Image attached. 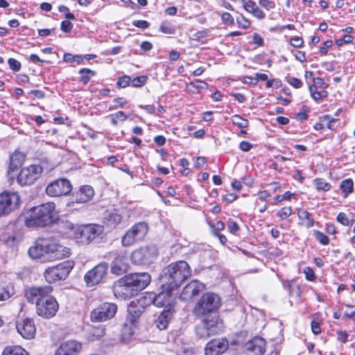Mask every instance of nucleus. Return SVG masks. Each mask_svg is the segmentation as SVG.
<instances>
[{
	"instance_id": "56",
	"label": "nucleus",
	"mask_w": 355,
	"mask_h": 355,
	"mask_svg": "<svg viewBox=\"0 0 355 355\" xmlns=\"http://www.w3.org/2000/svg\"><path fill=\"white\" fill-rule=\"evenodd\" d=\"M337 220L343 225H349V219L347 215L343 212H340L338 214V215L337 216Z\"/></svg>"
},
{
	"instance_id": "47",
	"label": "nucleus",
	"mask_w": 355,
	"mask_h": 355,
	"mask_svg": "<svg viewBox=\"0 0 355 355\" xmlns=\"http://www.w3.org/2000/svg\"><path fill=\"white\" fill-rule=\"evenodd\" d=\"M292 214V209L290 207H285L282 208L278 214L277 216L282 220L287 218Z\"/></svg>"
},
{
	"instance_id": "49",
	"label": "nucleus",
	"mask_w": 355,
	"mask_h": 355,
	"mask_svg": "<svg viewBox=\"0 0 355 355\" xmlns=\"http://www.w3.org/2000/svg\"><path fill=\"white\" fill-rule=\"evenodd\" d=\"M237 23L239 27H241L244 29H246L250 27V21L247 18H245L244 16L241 15L240 17H238Z\"/></svg>"
},
{
	"instance_id": "15",
	"label": "nucleus",
	"mask_w": 355,
	"mask_h": 355,
	"mask_svg": "<svg viewBox=\"0 0 355 355\" xmlns=\"http://www.w3.org/2000/svg\"><path fill=\"white\" fill-rule=\"evenodd\" d=\"M107 268L106 263H101L89 270L84 277L87 286H93L99 284L106 275Z\"/></svg>"
},
{
	"instance_id": "59",
	"label": "nucleus",
	"mask_w": 355,
	"mask_h": 355,
	"mask_svg": "<svg viewBox=\"0 0 355 355\" xmlns=\"http://www.w3.org/2000/svg\"><path fill=\"white\" fill-rule=\"evenodd\" d=\"M304 273L305 274L306 278L309 281H313L315 279V273L314 271L309 267H306L304 268Z\"/></svg>"
},
{
	"instance_id": "46",
	"label": "nucleus",
	"mask_w": 355,
	"mask_h": 355,
	"mask_svg": "<svg viewBox=\"0 0 355 355\" xmlns=\"http://www.w3.org/2000/svg\"><path fill=\"white\" fill-rule=\"evenodd\" d=\"M105 334V330L103 327H99L93 329L92 332V340H98Z\"/></svg>"
},
{
	"instance_id": "20",
	"label": "nucleus",
	"mask_w": 355,
	"mask_h": 355,
	"mask_svg": "<svg viewBox=\"0 0 355 355\" xmlns=\"http://www.w3.org/2000/svg\"><path fill=\"white\" fill-rule=\"evenodd\" d=\"M126 279L123 277L117 281L113 287V292L116 297L121 300H127L137 295L129 284H126Z\"/></svg>"
},
{
	"instance_id": "63",
	"label": "nucleus",
	"mask_w": 355,
	"mask_h": 355,
	"mask_svg": "<svg viewBox=\"0 0 355 355\" xmlns=\"http://www.w3.org/2000/svg\"><path fill=\"white\" fill-rule=\"evenodd\" d=\"M311 330L313 333L315 335H318L320 333L321 329L320 325L318 322L312 321L311 322Z\"/></svg>"
},
{
	"instance_id": "51",
	"label": "nucleus",
	"mask_w": 355,
	"mask_h": 355,
	"mask_svg": "<svg viewBox=\"0 0 355 355\" xmlns=\"http://www.w3.org/2000/svg\"><path fill=\"white\" fill-rule=\"evenodd\" d=\"M130 81L131 79L130 76H123L119 79L117 82V85L120 87L125 88L130 84Z\"/></svg>"
},
{
	"instance_id": "14",
	"label": "nucleus",
	"mask_w": 355,
	"mask_h": 355,
	"mask_svg": "<svg viewBox=\"0 0 355 355\" xmlns=\"http://www.w3.org/2000/svg\"><path fill=\"white\" fill-rule=\"evenodd\" d=\"M143 304H144V297H141L138 300L137 303L132 302L128 308V314L124 324V329H128L130 331V334H132V328L135 326L137 320L143 312Z\"/></svg>"
},
{
	"instance_id": "9",
	"label": "nucleus",
	"mask_w": 355,
	"mask_h": 355,
	"mask_svg": "<svg viewBox=\"0 0 355 355\" xmlns=\"http://www.w3.org/2000/svg\"><path fill=\"white\" fill-rule=\"evenodd\" d=\"M21 202L19 195L16 192L3 191L0 193V217L9 215L18 209Z\"/></svg>"
},
{
	"instance_id": "19",
	"label": "nucleus",
	"mask_w": 355,
	"mask_h": 355,
	"mask_svg": "<svg viewBox=\"0 0 355 355\" xmlns=\"http://www.w3.org/2000/svg\"><path fill=\"white\" fill-rule=\"evenodd\" d=\"M205 288V284L198 280L194 279L187 284L183 288L180 299L184 302L192 300Z\"/></svg>"
},
{
	"instance_id": "42",
	"label": "nucleus",
	"mask_w": 355,
	"mask_h": 355,
	"mask_svg": "<svg viewBox=\"0 0 355 355\" xmlns=\"http://www.w3.org/2000/svg\"><path fill=\"white\" fill-rule=\"evenodd\" d=\"M122 216L121 214L117 212H112L108 215V222L114 225H117L121 223Z\"/></svg>"
},
{
	"instance_id": "48",
	"label": "nucleus",
	"mask_w": 355,
	"mask_h": 355,
	"mask_svg": "<svg viewBox=\"0 0 355 355\" xmlns=\"http://www.w3.org/2000/svg\"><path fill=\"white\" fill-rule=\"evenodd\" d=\"M286 81L293 87L297 89L300 88L302 86V80L295 77L288 76L286 77Z\"/></svg>"
},
{
	"instance_id": "30",
	"label": "nucleus",
	"mask_w": 355,
	"mask_h": 355,
	"mask_svg": "<svg viewBox=\"0 0 355 355\" xmlns=\"http://www.w3.org/2000/svg\"><path fill=\"white\" fill-rule=\"evenodd\" d=\"M15 293V287L11 282H0V301H6L10 299Z\"/></svg>"
},
{
	"instance_id": "5",
	"label": "nucleus",
	"mask_w": 355,
	"mask_h": 355,
	"mask_svg": "<svg viewBox=\"0 0 355 355\" xmlns=\"http://www.w3.org/2000/svg\"><path fill=\"white\" fill-rule=\"evenodd\" d=\"M148 232V225L146 222H139L127 230L121 239V244L129 247L144 239Z\"/></svg>"
},
{
	"instance_id": "32",
	"label": "nucleus",
	"mask_w": 355,
	"mask_h": 355,
	"mask_svg": "<svg viewBox=\"0 0 355 355\" xmlns=\"http://www.w3.org/2000/svg\"><path fill=\"white\" fill-rule=\"evenodd\" d=\"M297 216L301 223L307 228H310L314 225V220L311 214L305 209H300L297 211Z\"/></svg>"
},
{
	"instance_id": "10",
	"label": "nucleus",
	"mask_w": 355,
	"mask_h": 355,
	"mask_svg": "<svg viewBox=\"0 0 355 355\" xmlns=\"http://www.w3.org/2000/svg\"><path fill=\"white\" fill-rule=\"evenodd\" d=\"M72 268L73 265L69 261H65L56 266L47 268L44 273V276L47 282L53 283L65 279Z\"/></svg>"
},
{
	"instance_id": "3",
	"label": "nucleus",
	"mask_w": 355,
	"mask_h": 355,
	"mask_svg": "<svg viewBox=\"0 0 355 355\" xmlns=\"http://www.w3.org/2000/svg\"><path fill=\"white\" fill-rule=\"evenodd\" d=\"M55 206L53 202H46L31 208L25 218L28 227H45L55 220Z\"/></svg>"
},
{
	"instance_id": "41",
	"label": "nucleus",
	"mask_w": 355,
	"mask_h": 355,
	"mask_svg": "<svg viewBox=\"0 0 355 355\" xmlns=\"http://www.w3.org/2000/svg\"><path fill=\"white\" fill-rule=\"evenodd\" d=\"M231 119L234 125L241 128L248 127L249 123L247 119H244L237 114L232 116Z\"/></svg>"
},
{
	"instance_id": "45",
	"label": "nucleus",
	"mask_w": 355,
	"mask_h": 355,
	"mask_svg": "<svg viewBox=\"0 0 355 355\" xmlns=\"http://www.w3.org/2000/svg\"><path fill=\"white\" fill-rule=\"evenodd\" d=\"M146 80H147V76H141L135 78L131 81V84H132V87H140L146 84Z\"/></svg>"
},
{
	"instance_id": "13",
	"label": "nucleus",
	"mask_w": 355,
	"mask_h": 355,
	"mask_svg": "<svg viewBox=\"0 0 355 355\" xmlns=\"http://www.w3.org/2000/svg\"><path fill=\"white\" fill-rule=\"evenodd\" d=\"M72 190V185L66 178H60L49 184L46 188V194L51 197L67 195Z\"/></svg>"
},
{
	"instance_id": "53",
	"label": "nucleus",
	"mask_w": 355,
	"mask_h": 355,
	"mask_svg": "<svg viewBox=\"0 0 355 355\" xmlns=\"http://www.w3.org/2000/svg\"><path fill=\"white\" fill-rule=\"evenodd\" d=\"M259 3L261 7L266 8L268 10L275 7V2L269 0H259Z\"/></svg>"
},
{
	"instance_id": "40",
	"label": "nucleus",
	"mask_w": 355,
	"mask_h": 355,
	"mask_svg": "<svg viewBox=\"0 0 355 355\" xmlns=\"http://www.w3.org/2000/svg\"><path fill=\"white\" fill-rule=\"evenodd\" d=\"M317 190L327 191L331 189V184L322 178H316L313 180Z\"/></svg>"
},
{
	"instance_id": "17",
	"label": "nucleus",
	"mask_w": 355,
	"mask_h": 355,
	"mask_svg": "<svg viewBox=\"0 0 355 355\" xmlns=\"http://www.w3.org/2000/svg\"><path fill=\"white\" fill-rule=\"evenodd\" d=\"M163 288L164 291L157 295L153 293L146 294V295L144 297V302L153 303L157 307L165 306L166 309L171 307L170 302L171 298V291L172 290L166 289V287H163Z\"/></svg>"
},
{
	"instance_id": "27",
	"label": "nucleus",
	"mask_w": 355,
	"mask_h": 355,
	"mask_svg": "<svg viewBox=\"0 0 355 355\" xmlns=\"http://www.w3.org/2000/svg\"><path fill=\"white\" fill-rule=\"evenodd\" d=\"M173 313V310L171 307L165 309L159 315L157 319L155 320V324L159 330L166 329L169 322L171 321Z\"/></svg>"
},
{
	"instance_id": "33",
	"label": "nucleus",
	"mask_w": 355,
	"mask_h": 355,
	"mask_svg": "<svg viewBox=\"0 0 355 355\" xmlns=\"http://www.w3.org/2000/svg\"><path fill=\"white\" fill-rule=\"evenodd\" d=\"M208 86L207 83L200 80L196 79L193 82L187 83L186 85V89L187 92L191 93H198L201 89L207 88Z\"/></svg>"
},
{
	"instance_id": "50",
	"label": "nucleus",
	"mask_w": 355,
	"mask_h": 355,
	"mask_svg": "<svg viewBox=\"0 0 355 355\" xmlns=\"http://www.w3.org/2000/svg\"><path fill=\"white\" fill-rule=\"evenodd\" d=\"M222 21L225 24L234 25V19L232 15L229 12H224L221 16Z\"/></svg>"
},
{
	"instance_id": "12",
	"label": "nucleus",
	"mask_w": 355,
	"mask_h": 355,
	"mask_svg": "<svg viewBox=\"0 0 355 355\" xmlns=\"http://www.w3.org/2000/svg\"><path fill=\"white\" fill-rule=\"evenodd\" d=\"M117 311V306L114 303L103 302L99 304L90 313V318L93 322H103L112 318Z\"/></svg>"
},
{
	"instance_id": "24",
	"label": "nucleus",
	"mask_w": 355,
	"mask_h": 355,
	"mask_svg": "<svg viewBox=\"0 0 355 355\" xmlns=\"http://www.w3.org/2000/svg\"><path fill=\"white\" fill-rule=\"evenodd\" d=\"M129 265L128 258L123 254H118L112 262L111 271L117 275L127 272Z\"/></svg>"
},
{
	"instance_id": "4",
	"label": "nucleus",
	"mask_w": 355,
	"mask_h": 355,
	"mask_svg": "<svg viewBox=\"0 0 355 355\" xmlns=\"http://www.w3.org/2000/svg\"><path fill=\"white\" fill-rule=\"evenodd\" d=\"M220 306V298L213 293H205L196 304L193 313L202 316L217 310Z\"/></svg>"
},
{
	"instance_id": "2",
	"label": "nucleus",
	"mask_w": 355,
	"mask_h": 355,
	"mask_svg": "<svg viewBox=\"0 0 355 355\" xmlns=\"http://www.w3.org/2000/svg\"><path fill=\"white\" fill-rule=\"evenodd\" d=\"M191 275V269L186 261H179L166 267L162 272L160 280L162 287L174 290Z\"/></svg>"
},
{
	"instance_id": "26",
	"label": "nucleus",
	"mask_w": 355,
	"mask_h": 355,
	"mask_svg": "<svg viewBox=\"0 0 355 355\" xmlns=\"http://www.w3.org/2000/svg\"><path fill=\"white\" fill-rule=\"evenodd\" d=\"M246 349L256 354L261 355L265 352L266 341L261 337H254L246 343Z\"/></svg>"
},
{
	"instance_id": "64",
	"label": "nucleus",
	"mask_w": 355,
	"mask_h": 355,
	"mask_svg": "<svg viewBox=\"0 0 355 355\" xmlns=\"http://www.w3.org/2000/svg\"><path fill=\"white\" fill-rule=\"evenodd\" d=\"M252 147V144L248 141H243L240 143V148L244 152L249 151Z\"/></svg>"
},
{
	"instance_id": "34",
	"label": "nucleus",
	"mask_w": 355,
	"mask_h": 355,
	"mask_svg": "<svg viewBox=\"0 0 355 355\" xmlns=\"http://www.w3.org/2000/svg\"><path fill=\"white\" fill-rule=\"evenodd\" d=\"M2 355H28V352L19 345L8 346L4 348Z\"/></svg>"
},
{
	"instance_id": "29",
	"label": "nucleus",
	"mask_w": 355,
	"mask_h": 355,
	"mask_svg": "<svg viewBox=\"0 0 355 355\" xmlns=\"http://www.w3.org/2000/svg\"><path fill=\"white\" fill-rule=\"evenodd\" d=\"M202 323H203L214 335L218 334L222 328L221 322L216 315L208 317L205 319Z\"/></svg>"
},
{
	"instance_id": "8",
	"label": "nucleus",
	"mask_w": 355,
	"mask_h": 355,
	"mask_svg": "<svg viewBox=\"0 0 355 355\" xmlns=\"http://www.w3.org/2000/svg\"><path fill=\"white\" fill-rule=\"evenodd\" d=\"M157 254L155 245H146L134 250L130 258L136 265H149L156 259Z\"/></svg>"
},
{
	"instance_id": "1",
	"label": "nucleus",
	"mask_w": 355,
	"mask_h": 355,
	"mask_svg": "<svg viewBox=\"0 0 355 355\" xmlns=\"http://www.w3.org/2000/svg\"><path fill=\"white\" fill-rule=\"evenodd\" d=\"M28 254L33 259L51 261L69 257L71 250L60 245L53 238H39L30 247Z\"/></svg>"
},
{
	"instance_id": "55",
	"label": "nucleus",
	"mask_w": 355,
	"mask_h": 355,
	"mask_svg": "<svg viewBox=\"0 0 355 355\" xmlns=\"http://www.w3.org/2000/svg\"><path fill=\"white\" fill-rule=\"evenodd\" d=\"M336 121V119L334 118L333 116H330V115H324V116H322L321 118V121L323 123H327L328 125V128L329 129H332V127H331V123H334Z\"/></svg>"
},
{
	"instance_id": "38",
	"label": "nucleus",
	"mask_w": 355,
	"mask_h": 355,
	"mask_svg": "<svg viewBox=\"0 0 355 355\" xmlns=\"http://www.w3.org/2000/svg\"><path fill=\"white\" fill-rule=\"evenodd\" d=\"M196 332L198 336L200 338H207L210 336L214 335L203 323L198 325L196 328Z\"/></svg>"
},
{
	"instance_id": "21",
	"label": "nucleus",
	"mask_w": 355,
	"mask_h": 355,
	"mask_svg": "<svg viewBox=\"0 0 355 355\" xmlns=\"http://www.w3.org/2000/svg\"><path fill=\"white\" fill-rule=\"evenodd\" d=\"M16 328L18 333L26 339L34 338L36 329L33 320L31 318H25L17 323Z\"/></svg>"
},
{
	"instance_id": "18",
	"label": "nucleus",
	"mask_w": 355,
	"mask_h": 355,
	"mask_svg": "<svg viewBox=\"0 0 355 355\" xmlns=\"http://www.w3.org/2000/svg\"><path fill=\"white\" fill-rule=\"evenodd\" d=\"M126 284H129L137 294L139 291L144 289L150 282V276L148 273H133L124 277Z\"/></svg>"
},
{
	"instance_id": "44",
	"label": "nucleus",
	"mask_w": 355,
	"mask_h": 355,
	"mask_svg": "<svg viewBox=\"0 0 355 355\" xmlns=\"http://www.w3.org/2000/svg\"><path fill=\"white\" fill-rule=\"evenodd\" d=\"M159 30L161 32L165 34L172 35L174 34L175 30L173 27H172L168 23L162 22L159 26Z\"/></svg>"
},
{
	"instance_id": "37",
	"label": "nucleus",
	"mask_w": 355,
	"mask_h": 355,
	"mask_svg": "<svg viewBox=\"0 0 355 355\" xmlns=\"http://www.w3.org/2000/svg\"><path fill=\"white\" fill-rule=\"evenodd\" d=\"M340 189L345 193V196L351 193L354 190V182L352 179H346L341 182Z\"/></svg>"
},
{
	"instance_id": "57",
	"label": "nucleus",
	"mask_w": 355,
	"mask_h": 355,
	"mask_svg": "<svg viewBox=\"0 0 355 355\" xmlns=\"http://www.w3.org/2000/svg\"><path fill=\"white\" fill-rule=\"evenodd\" d=\"M73 28V24L69 20L63 21L61 23V30L65 33H69Z\"/></svg>"
},
{
	"instance_id": "60",
	"label": "nucleus",
	"mask_w": 355,
	"mask_h": 355,
	"mask_svg": "<svg viewBox=\"0 0 355 355\" xmlns=\"http://www.w3.org/2000/svg\"><path fill=\"white\" fill-rule=\"evenodd\" d=\"M132 24L138 28H141L142 29H146L148 28L149 23L147 21L145 20H135L132 22Z\"/></svg>"
},
{
	"instance_id": "22",
	"label": "nucleus",
	"mask_w": 355,
	"mask_h": 355,
	"mask_svg": "<svg viewBox=\"0 0 355 355\" xmlns=\"http://www.w3.org/2000/svg\"><path fill=\"white\" fill-rule=\"evenodd\" d=\"M82 349V344L74 340L63 342L56 349L55 355H77Z\"/></svg>"
},
{
	"instance_id": "35",
	"label": "nucleus",
	"mask_w": 355,
	"mask_h": 355,
	"mask_svg": "<svg viewBox=\"0 0 355 355\" xmlns=\"http://www.w3.org/2000/svg\"><path fill=\"white\" fill-rule=\"evenodd\" d=\"M1 240L8 247H12L17 243V235L15 233L4 232L1 236Z\"/></svg>"
},
{
	"instance_id": "36",
	"label": "nucleus",
	"mask_w": 355,
	"mask_h": 355,
	"mask_svg": "<svg viewBox=\"0 0 355 355\" xmlns=\"http://www.w3.org/2000/svg\"><path fill=\"white\" fill-rule=\"evenodd\" d=\"M309 92L311 93V97L315 101H318L321 98H326L328 96V92L324 89L318 92L317 87L315 85H311L309 86Z\"/></svg>"
},
{
	"instance_id": "7",
	"label": "nucleus",
	"mask_w": 355,
	"mask_h": 355,
	"mask_svg": "<svg viewBox=\"0 0 355 355\" xmlns=\"http://www.w3.org/2000/svg\"><path fill=\"white\" fill-rule=\"evenodd\" d=\"M43 173L40 164H31L22 168L17 176V182L21 186H31L37 181Z\"/></svg>"
},
{
	"instance_id": "6",
	"label": "nucleus",
	"mask_w": 355,
	"mask_h": 355,
	"mask_svg": "<svg viewBox=\"0 0 355 355\" xmlns=\"http://www.w3.org/2000/svg\"><path fill=\"white\" fill-rule=\"evenodd\" d=\"M103 232V227L99 225L89 224L76 227L73 237L78 242L89 244L92 241L99 236Z\"/></svg>"
},
{
	"instance_id": "23",
	"label": "nucleus",
	"mask_w": 355,
	"mask_h": 355,
	"mask_svg": "<svg viewBox=\"0 0 355 355\" xmlns=\"http://www.w3.org/2000/svg\"><path fill=\"white\" fill-rule=\"evenodd\" d=\"M228 341L225 339H214L209 342L205 349V355H220L228 348Z\"/></svg>"
},
{
	"instance_id": "25",
	"label": "nucleus",
	"mask_w": 355,
	"mask_h": 355,
	"mask_svg": "<svg viewBox=\"0 0 355 355\" xmlns=\"http://www.w3.org/2000/svg\"><path fill=\"white\" fill-rule=\"evenodd\" d=\"M94 195V191L91 186L81 187L78 191L73 195V199L76 202L85 203L90 200Z\"/></svg>"
},
{
	"instance_id": "16",
	"label": "nucleus",
	"mask_w": 355,
	"mask_h": 355,
	"mask_svg": "<svg viewBox=\"0 0 355 355\" xmlns=\"http://www.w3.org/2000/svg\"><path fill=\"white\" fill-rule=\"evenodd\" d=\"M53 288L51 286H33L25 289L24 297L28 302L35 303L36 306L46 294H51Z\"/></svg>"
},
{
	"instance_id": "54",
	"label": "nucleus",
	"mask_w": 355,
	"mask_h": 355,
	"mask_svg": "<svg viewBox=\"0 0 355 355\" xmlns=\"http://www.w3.org/2000/svg\"><path fill=\"white\" fill-rule=\"evenodd\" d=\"M227 228L229 231L234 234H235L239 230V227L238 224L235 221L232 220H228Z\"/></svg>"
},
{
	"instance_id": "58",
	"label": "nucleus",
	"mask_w": 355,
	"mask_h": 355,
	"mask_svg": "<svg viewBox=\"0 0 355 355\" xmlns=\"http://www.w3.org/2000/svg\"><path fill=\"white\" fill-rule=\"evenodd\" d=\"M303 40L300 37H293L291 39V44L296 48H300L303 44Z\"/></svg>"
},
{
	"instance_id": "61",
	"label": "nucleus",
	"mask_w": 355,
	"mask_h": 355,
	"mask_svg": "<svg viewBox=\"0 0 355 355\" xmlns=\"http://www.w3.org/2000/svg\"><path fill=\"white\" fill-rule=\"evenodd\" d=\"M313 85H315L317 87H320L321 88L325 89L327 87V85L325 83L324 80L321 78H313Z\"/></svg>"
},
{
	"instance_id": "11",
	"label": "nucleus",
	"mask_w": 355,
	"mask_h": 355,
	"mask_svg": "<svg viewBox=\"0 0 355 355\" xmlns=\"http://www.w3.org/2000/svg\"><path fill=\"white\" fill-rule=\"evenodd\" d=\"M59 305L55 298L51 294H46L42 301L37 303L36 313L44 318H51L56 314Z\"/></svg>"
},
{
	"instance_id": "28",
	"label": "nucleus",
	"mask_w": 355,
	"mask_h": 355,
	"mask_svg": "<svg viewBox=\"0 0 355 355\" xmlns=\"http://www.w3.org/2000/svg\"><path fill=\"white\" fill-rule=\"evenodd\" d=\"M25 160V155L19 151H15L10 157V164L8 172L12 173L17 171L22 165Z\"/></svg>"
},
{
	"instance_id": "39",
	"label": "nucleus",
	"mask_w": 355,
	"mask_h": 355,
	"mask_svg": "<svg viewBox=\"0 0 355 355\" xmlns=\"http://www.w3.org/2000/svg\"><path fill=\"white\" fill-rule=\"evenodd\" d=\"M79 73L81 75L80 82L83 84H87L96 75L95 71L86 68L80 69Z\"/></svg>"
},
{
	"instance_id": "31",
	"label": "nucleus",
	"mask_w": 355,
	"mask_h": 355,
	"mask_svg": "<svg viewBox=\"0 0 355 355\" xmlns=\"http://www.w3.org/2000/svg\"><path fill=\"white\" fill-rule=\"evenodd\" d=\"M243 8L247 12L251 13L259 19H263L266 17L265 13L252 0L245 2Z\"/></svg>"
},
{
	"instance_id": "43",
	"label": "nucleus",
	"mask_w": 355,
	"mask_h": 355,
	"mask_svg": "<svg viewBox=\"0 0 355 355\" xmlns=\"http://www.w3.org/2000/svg\"><path fill=\"white\" fill-rule=\"evenodd\" d=\"M314 236L316 239V240L320 243L322 245H328L329 243V239L327 235L323 234L322 232L315 230L314 231Z\"/></svg>"
},
{
	"instance_id": "52",
	"label": "nucleus",
	"mask_w": 355,
	"mask_h": 355,
	"mask_svg": "<svg viewBox=\"0 0 355 355\" xmlns=\"http://www.w3.org/2000/svg\"><path fill=\"white\" fill-rule=\"evenodd\" d=\"M8 64L10 68L14 71H18L20 69L21 64L19 61L14 58H9Z\"/></svg>"
},
{
	"instance_id": "62",
	"label": "nucleus",
	"mask_w": 355,
	"mask_h": 355,
	"mask_svg": "<svg viewBox=\"0 0 355 355\" xmlns=\"http://www.w3.org/2000/svg\"><path fill=\"white\" fill-rule=\"evenodd\" d=\"M338 340L345 343L347 341V338L349 336L348 334L346 331H338Z\"/></svg>"
}]
</instances>
